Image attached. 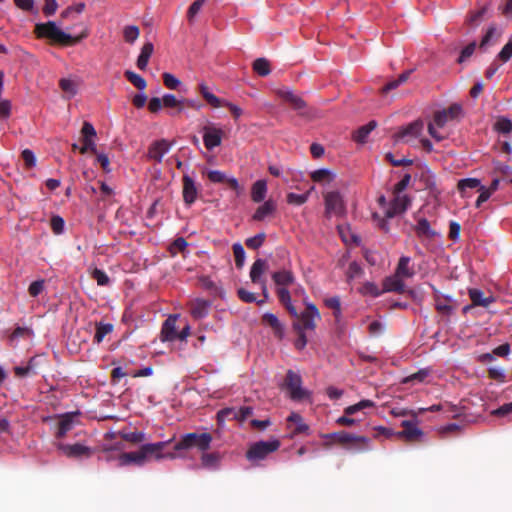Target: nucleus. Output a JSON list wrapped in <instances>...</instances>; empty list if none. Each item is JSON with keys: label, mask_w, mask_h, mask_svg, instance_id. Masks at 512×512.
<instances>
[{"label": "nucleus", "mask_w": 512, "mask_h": 512, "mask_svg": "<svg viewBox=\"0 0 512 512\" xmlns=\"http://www.w3.org/2000/svg\"><path fill=\"white\" fill-rule=\"evenodd\" d=\"M170 442L171 440L143 444L137 451L123 452L117 456L118 466H143L151 458L156 460H161L163 458H175V454L173 453H163V450Z\"/></svg>", "instance_id": "nucleus-1"}, {"label": "nucleus", "mask_w": 512, "mask_h": 512, "mask_svg": "<svg viewBox=\"0 0 512 512\" xmlns=\"http://www.w3.org/2000/svg\"><path fill=\"white\" fill-rule=\"evenodd\" d=\"M35 32L38 37L48 38L61 45H72L78 43L87 36V33L83 32L80 35L73 37L62 31L53 21L37 24Z\"/></svg>", "instance_id": "nucleus-2"}, {"label": "nucleus", "mask_w": 512, "mask_h": 512, "mask_svg": "<svg viewBox=\"0 0 512 512\" xmlns=\"http://www.w3.org/2000/svg\"><path fill=\"white\" fill-rule=\"evenodd\" d=\"M411 181V176L405 174L403 178L395 184L393 188V199L391 200L388 208L385 210V215L392 218L398 214L404 213L411 204V199L404 193L405 189Z\"/></svg>", "instance_id": "nucleus-3"}, {"label": "nucleus", "mask_w": 512, "mask_h": 512, "mask_svg": "<svg viewBox=\"0 0 512 512\" xmlns=\"http://www.w3.org/2000/svg\"><path fill=\"white\" fill-rule=\"evenodd\" d=\"M210 433H187L174 445V451L181 452L192 448H197L201 452H205L210 448L212 442Z\"/></svg>", "instance_id": "nucleus-4"}, {"label": "nucleus", "mask_w": 512, "mask_h": 512, "mask_svg": "<svg viewBox=\"0 0 512 512\" xmlns=\"http://www.w3.org/2000/svg\"><path fill=\"white\" fill-rule=\"evenodd\" d=\"M281 443L278 439L271 441H259L250 446L246 452L249 461L262 460L267 455L279 449Z\"/></svg>", "instance_id": "nucleus-5"}, {"label": "nucleus", "mask_w": 512, "mask_h": 512, "mask_svg": "<svg viewBox=\"0 0 512 512\" xmlns=\"http://www.w3.org/2000/svg\"><path fill=\"white\" fill-rule=\"evenodd\" d=\"M305 304V311L295 316L299 320V322L294 323L295 330H314L316 321L320 319V313L317 307L312 303L305 302Z\"/></svg>", "instance_id": "nucleus-6"}, {"label": "nucleus", "mask_w": 512, "mask_h": 512, "mask_svg": "<svg viewBox=\"0 0 512 512\" xmlns=\"http://www.w3.org/2000/svg\"><path fill=\"white\" fill-rule=\"evenodd\" d=\"M327 437L340 444H348L351 448L369 449L370 439L365 436H358L345 431L329 434Z\"/></svg>", "instance_id": "nucleus-7"}, {"label": "nucleus", "mask_w": 512, "mask_h": 512, "mask_svg": "<svg viewBox=\"0 0 512 512\" xmlns=\"http://www.w3.org/2000/svg\"><path fill=\"white\" fill-rule=\"evenodd\" d=\"M325 214L327 217H341L346 213L344 200L339 192L332 191L324 194Z\"/></svg>", "instance_id": "nucleus-8"}, {"label": "nucleus", "mask_w": 512, "mask_h": 512, "mask_svg": "<svg viewBox=\"0 0 512 512\" xmlns=\"http://www.w3.org/2000/svg\"><path fill=\"white\" fill-rule=\"evenodd\" d=\"M56 447L68 458H89L91 457L93 450L90 447L82 445L80 443L75 444H64L57 443Z\"/></svg>", "instance_id": "nucleus-9"}, {"label": "nucleus", "mask_w": 512, "mask_h": 512, "mask_svg": "<svg viewBox=\"0 0 512 512\" xmlns=\"http://www.w3.org/2000/svg\"><path fill=\"white\" fill-rule=\"evenodd\" d=\"M224 132L215 125H206L203 127V142L208 150H213L222 143Z\"/></svg>", "instance_id": "nucleus-10"}, {"label": "nucleus", "mask_w": 512, "mask_h": 512, "mask_svg": "<svg viewBox=\"0 0 512 512\" xmlns=\"http://www.w3.org/2000/svg\"><path fill=\"white\" fill-rule=\"evenodd\" d=\"M423 131V122L422 121H414L403 127L399 130V132L395 135L397 141H403L405 143H410L413 140L417 139Z\"/></svg>", "instance_id": "nucleus-11"}, {"label": "nucleus", "mask_w": 512, "mask_h": 512, "mask_svg": "<svg viewBox=\"0 0 512 512\" xmlns=\"http://www.w3.org/2000/svg\"><path fill=\"white\" fill-rule=\"evenodd\" d=\"M287 428L290 430V438H293L300 434H309L310 431V428L304 422L303 417L296 412H292L288 416Z\"/></svg>", "instance_id": "nucleus-12"}, {"label": "nucleus", "mask_w": 512, "mask_h": 512, "mask_svg": "<svg viewBox=\"0 0 512 512\" xmlns=\"http://www.w3.org/2000/svg\"><path fill=\"white\" fill-rule=\"evenodd\" d=\"M268 264L264 259H257L250 270V278L253 283L261 285L263 294L267 297V286L265 280L262 279V275L267 271Z\"/></svg>", "instance_id": "nucleus-13"}, {"label": "nucleus", "mask_w": 512, "mask_h": 512, "mask_svg": "<svg viewBox=\"0 0 512 512\" xmlns=\"http://www.w3.org/2000/svg\"><path fill=\"white\" fill-rule=\"evenodd\" d=\"M276 93L279 97L288 102L294 110L298 112H302L307 106L306 102L299 95L295 94L292 90L278 89Z\"/></svg>", "instance_id": "nucleus-14"}, {"label": "nucleus", "mask_w": 512, "mask_h": 512, "mask_svg": "<svg viewBox=\"0 0 512 512\" xmlns=\"http://www.w3.org/2000/svg\"><path fill=\"white\" fill-rule=\"evenodd\" d=\"M170 148L171 144L167 140L162 139L156 141L149 147L148 157L156 162H161L165 154L169 152Z\"/></svg>", "instance_id": "nucleus-15"}, {"label": "nucleus", "mask_w": 512, "mask_h": 512, "mask_svg": "<svg viewBox=\"0 0 512 512\" xmlns=\"http://www.w3.org/2000/svg\"><path fill=\"white\" fill-rule=\"evenodd\" d=\"M178 315L169 316L163 323L161 330L162 341H174L178 338V332L176 329Z\"/></svg>", "instance_id": "nucleus-16"}, {"label": "nucleus", "mask_w": 512, "mask_h": 512, "mask_svg": "<svg viewBox=\"0 0 512 512\" xmlns=\"http://www.w3.org/2000/svg\"><path fill=\"white\" fill-rule=\"evenodd\" d=\"M182 194L184 202L187 205H191L192 203H194L198 196V189L196 187V184L194 180L188 175L183 176Z\"/></svg>", "instance_id": "nucleus-17"}, {"label": "nucleus", "mask_w": 512, "mask_h": 512, "mask_svg": "<svg viewBox=\"0 0 512 512\" xmlns=\"http://www.w3.org/2000/svg\"><path fill=\"white\" fill-rule=\"evenodd\" d=\"M401 426L403 427V430L399 432L398 435L405 438L409 442L417 441L422 436V431L413 421L404 420L402 421Z\"/></svg>", "instance_id": "nucleus-18"}, {"label": "nucleus", "mask_w": 512, "mask_h": 512, "mask_svg": "<svg viewBox=\"0 0 512 512\" xmlns=\"http://www.w3.org/2000/svg\"><path fill=\"white\" fill-rule=\"evenodd\" d=\"M286 395L296 402H311V392L303 386H286Z\"/></svg>", "instance_id": "nucleus-19"}, {"label": "nucleus", "mask_w": 512, "mask_h": 512, "mask_svg": "<svg viewBox=\"0 0 512 512\" xmlns=\"http://www.w3.org/2000/svg\"><path fill=\"white\" fill-rule=\"evenodd\" d=\"M383 291L403 293L405 291L404 280L396 273L386 277L383 281Z\"/></svg>", "instance_id": "nucleus-20"}, {"label": "nucleus", "mask_w": 512, "mask_h": 512, "mask_svg": "<svg viewBox=\"0 0 512 512\" xmlns=\"http://www.w3.org/2000/svg\"><path fill=\"white\" fill-rule=\"evenodd\" d=\"M189 305L191 315L195 319H202L208 314L210 302L204 299H194Z\"/></svg>", "instance_id": "nucleus-21"}, {"label": "nucleus", "mask_w": 512, "mask_h": 512, "mask_svg": "<svg viewBox=\"0 0 512 512\" xmlns=\"http://www.w3.org/2000/svg\"><path fill=\"white\" fill-rule=\"evenodd\" d=\"M468 294L474 306L488 307L495 302V298L492 295L484 296V293L476 288L469 289Z\"/></svg>", "instance_id": "nucleus-22"}, {"label": "nucleus", "mask_w": 512, "mask_h": 512, "mask_svg": "<svg viewBox=\"0 0 512 512\" xmlns=\"http://www.w3.org/2000/svg\"><path fill=\"white\" fill-rule=\"evenodd\" d=\"M502 33L503 31L500 27L491 25L480 42V48L486 49L488 46L495 44L500 39Z\"/></svg>", "instance_id": "nucleus-23"}, {"label": "nucleus", "mask_w": 512, "mask_h": 512, "mask_svg": "<svg viewBox=\"0 0 512 512\" xmlns=\"http://www.w3.org/2000/svg\"><path fill=\"white\" fill-rule=\"evenodd\" d=\"M152 374V368L146 367L138 370L124 371L121 367H116L112 370L113 380H120L124 376L140 377Z\"/></svg>", "instance_id": "nucleus-24"}, {"label": "nucleus", "mask_w": 512, "mask_h": 512, "mask_svg": "<svg viewBox=\"0 0 512 512\" xmlns=\"http://www.w3.org/2000/svg\"><path fill=\"white\" fill-rule=\"evenodd\" d=\"M263 323L270 326L273 330L274 335L282 339L285 334V329L282 323L279 321L276 315L272 313H266L263 316Z\"/></svg>", "instance_id": "nucleus-25"}, {"label": "nucleus", "mask_w": 512, "mask_h": 512, "mask_svg": "<svg viewBox=\"0 0 512 512\" xmlns=\"http://www.w3.org/2000/svg\"><path fill=\"white\" fill-rule=\"evenodd\" d=\"M74 419V414L72 413H67V414H64L59 423H58V428H57V431H56V438L57 439H62L66 436V434L73 428V421Z\"/></svg>", "instance_id": "nucleus-26"}, {"label": "nucleus", "mask_w": 512, "mask_h": 512, "mask_svg": "<svg viewBox=\"0 0 512 512\" xmlns=\"http://www.w3.org/2000/svg\"><path fill=\"white\" fill-rule=\"evenodd\" d=\"M480 186L481 182L479 179L476 178L461 179L457 184L458 190L461 193L462 197H470L469 190H478Z\"/></svg>", "instance_id": "nucleus-27"}, {"label": "nucleus", "mask_w": 512, "mask_h": 512, "mask_svg": "<svg viewBox=\"0 0 512 512\" xmlns=\"http://www.w3.org/2000/svg\"><path fill=\"white\" fill-rule=\"evenodd\" d=\"M377 127V122L372 120L368 124L361 126L353 133V140L357 143H365L368 135Z\"/></svg>", "instance_id": "nucleus-28"}, {"label": "nucleus", "mask_w": 512, "mask_h": 512, "mask_svg": "<svg viewBox=\"0 0 512 512\" xmlns=\"http://www.w3.org/2000/svg\"><path fill=\"white\" fill-rule=\"evenodd\" d=\"M415 232L420 238L431 239L435 236V231L431 228L430 223L425 218H419L415 226Z\"/></svg>", "instance_id": "nucleus-29"}, {"label": "nucleus", "mask_w": 512, "mask_h": 512, "mask_svg": "<svg viewBox=\"0 0 512 512\" xmlns=\"http://www.w3.org/2000/svg\"><path fill=\"white\" fill-rule=\"evenodd\" d=\"M276 209V205L272 200H268L264 202L261 206L257 208L253 215V219L256 221H262L266 217L272 215Z\"/></svg>", "instance_id": "nucleus-30"}, {"label": "nucleus", "mask_w": 512, "mask_h": 512, "mask_svg": "<svg viewBox=\"0 0 512 512\" xmlns=\"http://www.w3.org/2000/svg\"><path fill=\"white\" fill-rule=\"evenodd\" d=\"M154 46L151 42H147L143 45L140 55L137 59V67L140 70H145L147 68L149 58L153 54Z\"/></svg>", "instance_id": "nucleus-31"}, {"label": "nucleus", "mask_w": 512, "mask_h": 512, "mask_svg": "<svg viewBox=\"0 0 512 512\" xmlns=\"http://www.w3.org/2000/svg\"><path fill=\"white\" fill-rule=\"evenodd\" d=\"M410 258L403 256L399 259L395 273L403 280L411 278L414 275V270L409 266Z\"/></svg>", "instance_id": "nucleus-32"}, {"label": "nucleus", "mask_w": 512, "mask_h": 512, "mask_svg": "<svg viewBox=\"0 0 512 512\" xmlns=\"http://www.w3.org/2000/svg\"><path fill=\"white\" fill-rule=\"evenodd\" d=\"M221 456L218 452L205 453L201 456V465L204 468L215 470L219 467Z\"/></svg>", "instance_id": "nucleus-33"}, {"label": "nucleus", "mask_w": 512, "mask_h": 512, "mask_svg": "<svg viewBox=\"0 0 512 512\" xmlns=\"http://www.w3.org/2000/svg\"><path fill=\"white\" fill-rule=\"evenodd\" d=\"M272 278L275 284L279 287L286 288L294 282L293 274L288 270H281L273 273Z\"/></svg>", "instance_id": "nucleus-34"}, {"label": "nucleus", "mask_w": 512, "mask_h": 512, "mask_svg": "<svg viewBox=\"0 0 512 512\" xmlns=\"http://www.w3.org/2000/svg\"><path fill=\"white\" fill-rule=\"evenodd\" d=\"M267 193V184L264 180L256 181L251 189V198L254 202H261L264 200Z\"/></svg>", "instance_id": "nucleus-35"}, {"label": "nucleus", "mask_w": 512, "mask_h": 512, "mask_svg": "<svg viewBox=\"0 0 512 512\" xmlns=\"http://www.w3.org/2000/svg\"><path fill=\"white\" fill-rule=\"evenodd\" d=\"M277 295L279 297L280 302L285 305L286 309L292 316H298V312L296 308L291 303V297L289 291L284 287H279L277 289Z\"/></svg>", "instance_id": "nucleus-36"}, {"label": "nucleus", "mask_w": 512, "mask_h": 512, "mask_svg": "<svg viewBox=\"0 0 512 512\" xmlns=\"http://www.w3.org/2000/svg\"><path fill=\"white\" fill-rule=\"evenodd\" d=\"M59 86L67 98H72L77 94L78 84L76 81H74L72 79H69V78L61 79L59 81Z\"/></svg>", "instance_id": "nucleus-37"}, {"label": "nucleus", "mask_w": 512, "mask_h": 512, "mask_svg": "<svg viewBox=\"0 0 512 512\" xmlns=\"http://www.w3.org/2000/svg\"><path fill=\"white\" fill-rule=\"evenodd\" d=\"M311 178L315 182L328 184L334 180L335 174L328 169H319L311 173Z\"/></svg>", "instance_id": "nucleus-38"}, {"label": "nucleus", "mask_w": 512, "mask_h": 512, "mask_svg": "<svg viewBox=\"0 0 512 512\" xmlns=\"http://www.w3.org/2000/svg\"><path fill=\"white\" fill-rule=\"evenodd\" d=\"M119 437L132 444L142 443L146 439L145 433L141 431L126 432L122 430L119 431Z\"/></svg>", "instance_id": "nucleus-39"}, {"label": "nucleus", "mask_w": 512, "mask_h": 512, "mask_svg": "<svg viewBox=\"0 0 512 512\" xmlns=\"http://www.w3.org/2000/svg\"><path fill=\"white\" fill-rule=\"evenodd\" d=\"M113 331V325L110 323H96V333L94 335V341L96 343H101L104 337L110 334Z\"/></svg>", "instance_id": "nucleus-40"}, {"label": "nucleus", "mask_w": 512, "mask_h": 512, "mask_svg": "<svg viewBox=\"0 0 512 512\" xmlns=\"http://www.w3.org/2000/svg\"><path fill=\"white\" fill-rule=\"evenodd\" d=\"M254 71L260 76H267L270 74V63L266 58H258L253 63Z\"/></svg>", "instance_id": "nucleus-41"}, {"label": "nucleus", "mask_w": 512, "mask_h": 512, "mask_svg": "<svg viewBox=\"0 0 512 512\" xmlns=\"http://www.w3.org/2000/svg\"><path fill=\"white\" fill-rule=\"evenodd\" d=\"M140 35V30L137 26L135 25H128V26H125L123 28V37H124V40L129 43V44H133L137 38L139 37Z\"/></svg>", "instance_id": "nucleus-42"}, {"label": "nucleus", "mask_w": 512, "mask_h": 512, "mask_svg": "<svg viewBox=\"0 0 512 512\" xmlns=\"http://www.w3.org/2000/svg\"><path fill=\"white\" fill-rule=\"evenodd\" d=\"M125 77L139 90H144L146 88V81L145 79L136 74L135 72L127 70L125 72Z\"/></svg>", "instance_id": "nucleus-43"}, {"label": "nucleus", "mask_w": 512, "mask_h": 512, "mask_svg": "<svg viewBox=\"0 0 512 512\" xmlns=\"http://www.w3.org/2000/svg\"><path fill=\"white\" fill-rule=\"evenodd\" d=\"M360 292L363 295H370L372 297H378L384 291H383V289L382 290L379 289V287L375 283H373V282H366L360 288Z\"/></svg>", "instance_id": "nucleus-44"}, {"label": "nucleus", "mask_w": 512, "mask_h": 512, "mask_svg": "<svg viewBox=\"0 0 512 512\" xmlns=\"http://www.w3.org/2000/svg\"><path fill=\"white\" fill-rule=\"evenodd\" d=\"M237 416V409L233 407H227L217 412V421L219 424L223 423L226 419H235Z\"/></svg>", "instance_id": "nucleus-45"}, {"label": "nucleus", "mask_w": 512, "mask_h": 512, "mask_svg": "<svg viewBox=\"0 0 512 512\" xmlns=\"http://www.w3.org/2000/svg\"><path fill=\"white\" fill-rule=\"evenodd\" d=\"M338 231H339V234H340L342 240L345 243H350V242L359 243V238L351 233L349 226L339 225Z\"/></svg>", "instance_id": "nucleus-46"}, {"label": "nucleus", "mask_w": 512, "mask_h": 512, "mask_svg": "<svg viewBox=\"0 0 512 512\" xmlns=\"http://www.w3.org/2000/svg\"><path fill=\"white\" fill-rule=\"evenodd\" d=\"M373 405H374V403L371 400H362V401L358 402L357 404L346 407L344 410V413L346 415H353L356 412L361 411L367 407H372Z\"/></svg>", "instance_id": "nucleus-47"}, {"label": "nucleus", "mask_w": 512, "mask_h": 512, "mask_svg": "<svg viewBox=\"0 0 512 512\" xmlns=\"http://www.w3.org/2000/svg\"><path fill=\"white\" fill-rule=\"evenodd\" d=\"M233 253L235 257V264L238 268H242L245 261V251L243 246L240 243H235L233 245Z\"/></svg>", "instance_id": "nucleus-48"}, {"label": "nucleus", "mask_w": 512, "mask_h": 512, "mask_svg": "<svg viewBox=\"0 0 512 512\" xmlns=\"http://www.w3.org/2000/svg\"><path fill=\"white\" fill-rule=\"evenodd\" d=\"M163 106L168 108L178 107L179 110L182 109L183 101L177 99L173 94H165L162 98Z\"/></svg>", "instance_id": "nucleus-49"}, {"label": "nucleus", "mask_w": 512, "mask_h": 512, "mask_svg": "<svg viewBox=\"0 0 512 512\" xmlns=\"http://www.w3.org/2000/svg\"><path fill=\"white\" fill-rule=\"evenodd\" d=\"M91 276H92V278H93L94 280H96V282H97V284H98L99 286H106V285H108V284H109V282H110V279H109V277L107 276V274H106L104 271H102V270H100V269H98V268H95V269L92 271Z\"/></svg>", "instance_id": "nucleus-50"}, {"label": "nucleus", "mask_w": 512, "mask_h": 512, "mask_svg": "<svg viewBox=\"0 0 512 512\" xmlns=\"http://www.w3.org/2000/svg\"><path fill=\"white\" fill-rule=\"evenodd\" d=\"M309 192L305 194L289 193L287 195V202L292 205H302L308 200Z\"/></svg>", "instance_id": "nucleus-51"}, {"label": "nucleus", "mask_w": 512, "mask_h": 512, "mask_svg": "<svg viewBox=\"0 0 512 512\" xmlns=\"http://www.w3.org/2000/svg\"><path fill=\"white\" fill-rule=\"evenodd\" d=\"M512 57V35L510 36L508 42L504 45L501 51L498 54V58L502 62H507Z\"/></svg>", "instance_id": "nucleus-52"}, {"label": "nucleus", "mask_w": 512, "mask_h": 512, "mask_svg": "<svg viewBox=\"0 0 512 512\" xmlns=\"http://www.w3.org/2000/svg\"><path fill=\"white\" fill-rule=\"evenodd\" d=\"M265 238V233H259L254 237L248 238L246 240V245L250 249H258L264 243Z\"/></svg>", "instance_id": "nucleus-53"}, {"label": "nucleus", "mask_w": 512, "mask_h": 512, "mask_svg": "<svg viewBox=\"0 0 512 512\" xmlns=\"http://www.w3.org/2000/svg\"><path fill=\"white\" fill-rule=\"evenodd\" d=\"M187 245V241L184 238L179 237L170 245L169 250L172 255H176L178 252H183Z\"/></svg>", "instance_id": "nucleus-54"}, {"label": "nucleus", "mask_w": 512, "mask_h": 512, "mask_svg": "<svg viewBox=\"0 0 512 512\" xmlns=\"http://www.w3.org/2000/svg\"><path fill=\"white\" fill-rule=\"evenodd\" d=\"M163 82L169 89H177L181 84L180 80L170 73L163 74Z\"/></svg>", "instance_id": "nucleus-55"}, {"label": "nucleus", "mask_w": 512, "mask_h": 512, "mask_svg": "<svg viewBox=\"0 0 512 512\" xmlns=\"http://www.w3.org/2000/svg\"><path fill=\"white\" fill-rule=\"evenodd\" d=\"M449 120L447 112L442 110L435 113L432 123H434L438 128H443Z\"/></svg>", "instance_id": "nucleus-56"}, {"label": "nucleus", "mask_w": 512, "mask_h": 512, "mask_svg": "<svg viewBox=\"0 0 512 512\" xmlns=\"http://www.w3.org/2000/svg\"><path fill=\"white\" fill-rule=\"evenodd\" d=\"M325 304L334 310V315L336 318L340 316L341 313V306H340V299L338 297H331L325 300Z\"/></svg>", "instance_id": "nucleus-57"}, {"label": "nucleus", "mask_w": 512, "mask_h": 512, "mask_svg": "<svg viewBox=\"0 0 512 512\" xmlns=\"http://www.w3.org/2000/svg\"><path fill=\"white\" fill-rule=\"evenodd\" d=\"M204 4L205 0H196L191 4L187 12L190 21L198 14Z\"/></svg>", "instance_id": "nucleus-58"}, {"label": "nucleus", "mask_w": 512, "mask_h": 512, "mask_svg": "<svg viewBox=\"0 0 512 512\" xmlns=\"http://www.w3.org/2000/svg\"><path fill=\"white\" fill-rule=\"evenodd\" d=\"M428 375H429V370L423 369V370H420L417 373H414V374L408 376L407 378H405L404 382H410V381L424 382L427 380Z\"/></svg>", "instance_id": "nucleus-59"}, {"label": "nucleus", "mask_w": 512, "mask_h": 512, "mask_svg": "<svg viewBox=\"0 0 512 512\" xmlns=\"http://www.w3.org/2000/svg\"><path fill=\"white\" fill-rule=\"evenodd\" d=\"M82 139H93L96 136V130L89 122H84L81 129Z\"/></svg>", "instance_id": "nucleus-60"}, {"label": "nucleus", "mask_w": 512, "mask_h": 512, "mask_svg": "<svg viewBox=\"0 0 512 512\" xmlns=\"http://www.w3.org/2000/svg\"><path fill=\"white\" fill-rule=\"evenodd\" d=\"M44 289V281L38 280L30 284L28 292L32 297L38 296Z\"/></svg>", "instance_id": "nucleus-61"}, {"label": "nucleus", "mask_w": 512, "mask_h": 512, "mask_svg": "<svg viewBox=\"0 0 512 512\" xmlns=\"http://www.w3.org/2000/svg\"><path fill=\"white\" fill-rule=\"evenodd\" d=\"M512 413V402L503 404L499 408L492 411V415L498 417H505Z\"/></svg>", "instance_id": "nucleus-62"}, {"label": "nucleus", "mask_w": 512, "mask_h": 512, "mask_svg": "<svg viewBox=\"0 0 512 512\" xmlns=\"http://www.w3.org/2000/svg\"><path fill=\"white\" fill-rule=\"evenodd\" d=\"M496 129L502 133H509L512 130V122L509 119L501 118L496 123Z\"/></svg>", "instance_id": "nucleus-63"}, {"label": "nucleus", "mask_w": 512, "mask_h": 512, "mask_svg": "<svg viewBox=\"0 0 512 512\" xmlns=\"http://www.w3.org/2000/svg\"><path fill=\"white\" fill-rule=\"evenodd\" d=\"M51 228L55 234H61L64 230V220L60 216L51 219Z\"/></svg>", "instance_id": "nucleus-64"}]
</instances>
